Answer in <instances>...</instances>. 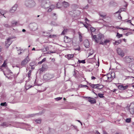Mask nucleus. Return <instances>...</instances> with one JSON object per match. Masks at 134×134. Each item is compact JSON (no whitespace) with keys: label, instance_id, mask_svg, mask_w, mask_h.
I'll return each mask as SVG.
<instances>
[{"label":"nucleus","instance_id":"nucleus-44","mask_svg":"<svg viewBox=\"0 0 134 134\" xmlns=\"http://www.w3.org/2000/svg\"><path fill=\"white\" fill-rule=\"evenodd\" d=\"M54 36H55V35H49L48 36V37H49V38H51L52 37H54Z\"/></svg>","mask_w":134,"mask_h":134},{"label":"nucleus","instance_id":"nucleus-62","mask_svg":"<svg viewBox=\"0 0 134 134\" xmlns=\"http://www.w3.org/2000/svg\"><path fill=\"white\" fill-rule=\"evenodd\" d=\"M53 16H55L56 15V14H55V13H53Z\"/></svg>","mask_w":134,"mask_h":134},{"label":"nucleus","instance_id":"nucleus-14","mask_svg":"<svg viewBox=\"0 0 134 134\" xmlns=\"http://www.w3.org/2000/svg\"><path fill=\"white\" fill-rule=\"evenodd\" d=\"M17 5H15L10 10V12L11 13L14 12L16 9Z\"/></svg>","mask_w":134,"mask_h":134},{"label":"nucleus","instance_id":"nucleus-22","mask_svg":"<svg viewBox=\"0 0 134 134\" xmlns=\"http://www.w3.org/2000/svg\"><path fill=\"white\" fill-rule=\"evenodd\" d=\"M55 8V6L54 5H52L48 10V12H51Z\"/></svg>","mask_w":134,"mask_h":134},{"label":"nucleus","instance_id":"nucleus-60","mask_svg":"<svg viewBox=\"0 0 134 134\" xmlns=\"http://www.w3.org/2000/svg\"><path fill=\"white\" fill-rule=\"evenodd\" d=\"M21 53H22V52H20V53H18V54H19H19H21Z\"/></svg>","mask_w":134,"mask_h":134},{"label":"nucleus","instance_id":"nucleus-21","mask_svg":"<svg viewBox=\"0 0 134 134\" xmlns=\"http://www.w3.org/2000/svg\"><path fill=\"white\" fill-rule=\"evenodd\" d=\"M7 59H6L4 61L3 63L1 66V67H5L7 66Z\"/></svg>","mask_w":134,"mask_h":134},{"label":"nucleus","instance_id":"nucleus-3","mask_svg":"<svg viewBox=\"0 0 134 134\" xmlns=\"http://www.w3.org/2000/svg\"><path fill=\"white\" fill-rule=\"evenodd\" d=\"M30 59L28 55L26 58L23 60L21 63V65L22 66H24L27 64L30 61Z\"/></svg>","mask_w":134,"mask_h":134},{"label":"nucleus","instance_id":"nucleus-23","mask_svg":"<svg viewBox=\"0 0 134 134\" xmlns=\"http://www.w3.org/2000/svg\"><path fill=\"white\" fill-rule=\"evenodd\" d=\"M74 56V55L73 54H69L67 55V58L68 60L71 59Z\"/></svg>","mask_w":134,"mask_h":134},{"label":"nucleus","instance_id":"nucleus-27","mask_svg":"<svg viewBox=\"0 0 134 134\" xmlns=\"http://www.w3.org/2000/svg\"><path fill=\"white\" fill-rule=\"evenodd\" d=\"M68 31L67 29H64L62 33V35H64L66 34Z\"/></svg>","mask_w":134,"mask_h":134},{"label":"nucleus","instance_id":"nucleus-28","mask_svg":"<svg viewBox=\"0 0 134 134\" xmlns=\"http://www.w3.org/2000/svg\"><path fill=\"white\" fill-rule=\"evenodd\" d=\"M116 36L118 38H119L122 36V35L120 34L119 33L117 32Z\"/></svg>","mask_w":134,"mask_h":134},{"label":"nucleus","instance_id":"nucleus-4","mask_svg":"<svg viewBox=\"0 0 134 134\" xmlns=\"http://www.w3.org/2000/svg\"><path fill=\"white\" fill-rule=\"evenodd\" d=\"M49 2L48 0H45L42 3V6L45 8H48L49 6Z\"/></svg>","mask_w":134,"mask_h":134},{"label":"nucleus","instance_id":"nucleus-43","mask_svg":"<svg viewBox=\"0 0 134 134\" xmlns=\"http://www.w3.org/2000/svg\"><path fill=\"white\" fill-rule=\"evenodd\" d=\"M46 60V58H44L41 61H42V62L43 63V62L45 61Z\"/></svg>","mask_w":134,"mask_h":134},{"label":"nucleus","instance_id":"nucleus-49","mask_svg":"<svg viewBox=\"0 0 134 134\" xmlns=\"http://www.w3.org/2000/svg\"><path fill=\"white\" fill-rule=\"evenodd\" d=\"M6 27H9V25L8 24H6L4 25Z\"/></svg>","mask_w":134,"mask_h":134},{"label":"nucleus","instance_id":"nucleus-11","mask_svg":"<svg viewBox=\"0 0 134 134\" xmlns=\"http://www.w3.org/2000/svg\"><path fill=\"white\" fill-rule=\"evenodd\" d=\"M111 78L109 77L108 75H104L103 77V79L104 81H107L108 80L109 81H111L112 79H110Z\"/></svg>","mask_w":134,"mask_h":134},{"label":"nucleus","instance_id":"nucleus-39","mask_svg":"<svg viewBox=\"0 0 134 134\" xmlns=\"http://www.w3.org/2000/svg\"><path fill=\"white\" fill-rule=\"evenodd\" d=\"M6 104V103L5 102L3 103H1V106H5L7 105Z\"/></svg>","mask_w":134,"mask_h":134},{"label":"nucleus","instance_id":"nucleus-34","mask_svg":"<svg viewBox=\"0 0 134 134\" xmlns=\"http://www.w3.org/2000/svg\"><path fill=\"white\" fill-rule=\"evenodd\" d=\"M131 118H127L126 119V121L127 122L129 123L131 122Z\"/></svg>","mask_w":134,"mask_h":134},{"label":"nucleus","instance_id":"nucleus-63","mask_svg":"<svg viewBox=\"0 0 134 134\" xmlns=\"http://www.w3.org/2000/svg\"><path fill=\"white\" fill-rule=\"evenodd\" d=\"M116 28L117 29H119V28H120V27H116Z\"/></svg>","mask_w":134,"mask_h":134},{"label":"nucleus","instance_id":"nucleus-46","mask_svg":"<svg viewBox=\"0 0 134 134\" xmlns=\"http://www.w3.org/2000/svg\"><path fill=\"white\" fill-rule=\"evenodd\" d=\"M91 78L92 79L94 80V79H96V78L93 76H92L91 77Z\"/></svg>","mask_w":134,"mask_h":134},{"label":"nucleus","instance_id":"nucleus-61","mask_svg":"<svg viewBox=\"0 0 134 134\" xmlns=\"http://www.w3.org/2000/svg\"><path fill=\"white\" fill-rule=\"evenodd\" d=\"M32 50H35V48H32Z\"/></svg>","mask_w":134,"mask_h":134},{"label":"nucleus","instance_id":"nucleus-29","mask_svg":"<svg viewBox=\"0 0 134 134\" xmlns=\"http://www.w3.org/2000/svg\"><path fill=\"white\" fill-rule=\"evenodd\" d=\"M0 125L1 126H7V123L5 122H3Z\"/></svg>","mask_w":134,"mask_h":134},{"label":"nucleus","instance_id":"nucleus-42","mask_svg":"<svg viewBox=\"0 0 134 134\" xmlns=\"http://www.w3.org/2000/svg\"><path fill=\"white\" fill-rule=\"evenodd\" d=\"M55 53V52H52L51 51H49L47 53L49 54L50 53Z\"/></svg>","mask_w":134,"mask_h":134},{"label":"nucleus","instance_id":"nucleus-33","mask_svg":"<svg viewBox=\"0 0 134 134\" xmlns=\"http://www.w3.org/2000/svg\"><path fill=\"white\" fill-rule=\"evenodd\" d=\"M90 30L91 32H94L96 31V29L95 28L92 27L90 28Z\"/></svg>","mask_w":134,"mask_h":134},{"label":"nucleus","instance_id":"nucleus-18","mask_svg":"<svg viewBox=\"0 0 134 134\" xmlns=\"http://www.w3.org/2000/svg\"><path fill=\"white\" fill-rule=\"evenodd\" d=\"M11 39L10 38H8L7 40V41L5 42V45L6 46H7L8 47L10 44L11 43L10 42V40Z\"/></svg>","mask_w":134,"mask_h":134},{"label":"nucleus","instance_id":"nucleus-38","mask_svg":"<svg viewBox=\"0 0 134 134\" xmlns=\"http://www.w3.org/2000/svg\"><path fill=\"white\" fill-rule=\"evenodd\" d=\"M60 3H58L56 4V7L57 8H59L60 7Z\"/></svg>","mask_w":134,"mask_h":134},{"label":"nucleus","instance_id":"nucleus-7","mask_svg":"<svg viewBox=\"0 0 134 134\" xmlns=\"http://www.w3.org/2000/svg\"><path fill=\"white\" fill-rule=\"evenodd\" d=\"M53 78L52 75L50 74H46L44 75L43 79L46 80H49Z\"/></svg>","mask_w":134,"mask_h":134},{"label":"nucleus","instance_id":"nucleus-56","mask_svg":"<svg viewBox=\"0 0 134 134\" xmlns=\"http://www.w3.org/2000/svg\"><path fill=\"white\" fill-rule=\"evenodd\" d=\"M93 54V53H90L89 54V56H90V55H92Z\"/></svg>","mask_w":134,"mask_h":134},{"label":"nucleus","instance_id":"nucleus-48","mask_svg":"<svg viewBox=\"0 0 134 134\" xmlns=\"http://www.w3.org/2000/svg\"><path fill=\"white\" fill-rule=\"evenodd\" d=\"M84 26L86 27V28L87 29H88V26L87 25H86V24H84Z\"/></svg>","mask_w":134,"mask_h":134},{"label":"nucleus","instance_id":"nucleus-37","mask_svg":"<svg viewBox=\"0 0 134 134\" xmlns=\"http://www.w3.org/2000/svg\"><path fill=\"white\" fill-rule=\"evenodd\" d=\"M3 59V57L2 56L0 55V63L2 62Z\"/></svg>","mask_w":134,"mask_h":134},{"label":"nucleus","instance_id":"nucleus-1","mask_svg":"<svg viewBox=\"0 0 134 134\" xmlns=\"http://www.w3.org/2000/svg\"><path fill=\"white\" fill-rule=\"evenodd\" d=\"M92 39H94L96 42H99L100 43L101 41H102L103 39L104 38V36L101 34H98L97 37L96 35L93 36V35H92Z\"/></svg>","mask_w":134,"mask_h":134},{"label":"nucleus","instance_id":"nucleus-35","mask_svg":"<svg viewBox=\"0 0 134 134\" xmlns=\"http://www.w3.org/2000/svg\"><path fill=\"white\" fill-rule=\"evenodd\" d=\"M78 62H79V63H82L83 64H85L86 63L85 60H79Z\"/></svg>","mask_w":134,"mask_h":134},{"label":"nucleus","instance_id":"nucleus-20","mask_svg":"<svg viewBox=\"0 0 134 134\" xmlns=\"http://www.w3.org/2000/svg\"><path fill=\"white\" fill-rule=\"evenodd\" d=\"M62 3L63 6L65 8L68 7L69 5V4L68 2L65 1L63 2Z\"/></svg>","mask_w":134,"mask_h":134},{"label":"nucleus","instance_id":"nucleus-26","mask_svg":"<svg viewBox=\"0 0 134 134\" xmlns=\"http://www.w3.org/2000/svg\"><path fill=\"white\" fill-rule=\"evenodd\" d=\"M46 70V68H45L44 67H43V66H42V67L40 68V72H42L43 71H45Z\"/></svg>","mask_w":134,"mask_h":134},{"label":"nucleus","instance_id":"nucleus-24","mask_svg":"<svg viewBox=\"0 0 134 134\" xmlns=\"http://www.w3.org/2000/svg\"><path fill=\"white\" fill-rule=\"evenodd\" d=\"M99 85V84H92L91 85V87L94 88H97L98 87V86Z\"/></svg>","mask_w":134,"mask_h":134},{"label":"nucleus","instance_id":"nucleus-40","mask_svg":"<svg viewBox=\"0 0 134 134\" xmlns=\"http://www.w3.org/2000/svg\"><path fill=\"white\" fill-rule=\"evenodd\" d=\"M62 98V97H58L56 98H55V99H56V100H57L58 101L61 100Z\"/></svg>","mask_w":134,"mask_h":134},{"label":"nucleus","instance_id":"nucleus-52","mask_svg":"<svg viewBox=\"0 0 134 134\" xmlns=\"http://www.w3.org/2000/svg\"><path fill=\"white\" fill-rule=\"evenodd\" d=\"M85 20L86 21H89V20L87 19V18H86L85 19Z\"/></svg>","mask_w":134,"mask_h":134},{"label":"nucleus","instance_id":"nucleus-55","mask_svg":"<svg viewBox=\"0 0 134 134\" xmlns=\"http://www.w3.org/2000/svg\"><path fill=\"white\" fill-rule=\"evenodd\" d=\"M25 31H26V30L25 29H23L22 31L24 32H25Z\"/></svg>","mask_w":134,"mask_h":134},{"label":"nucleus","instance_id":"nucleus-15","mask_svg":"<svg viewBox=\"0 0 134 134\" xmlns=\"http://www.w3.org/2000/svg\"><path fill=\"white\" fill-rule=\"evenodd\" d=\"M64 41L66 43H68L71 40L70 38L68 37L65 36L64 38Z\"/></svg>","mask_w":134,"mask_h":134},{"label":"nucleus","instance_id":"nucleus-32","mask_svg":"<svg viewBox=\"0 0 134 134\" xmlns=\"http://www.w3.org/2000/svg\"><path fill=\"white\" fill-rule=\"evenodd\" d=\"M98 87L97 88V89H101L103 88V85L99 84V85L98 86Z\"/></svg>","mask_w":134,"mask_h":134},{"label":"nucleus","instance_id":"nucleus-31","mask_svg":"<svg viewBox=\"0 0 134 134\" xmlns=\"http://www.w3.org/2000/svg\"><path fill=\"white\" fill-rule=\"evenodd\" d=\"M31 70H30L27 73V75H28V78L29 79H30V76L31 75Z\"/></svg>","mask_w":134,"mask_h":134},{"label":"nucleus","instance_id":"nucleus-12","mask_svg":"<svg viewBox=\"0 0 134 134\" xmlns=\"http://www.w3.org/2000/svg\"><path fill=\"white\" fill-rule=\"evenodd\" d=\"M31 27L32 30L34 31H35L38 29V26L36 24H32L31 25Z\"/></svg>","mask_w":134,"mask_h":134},{"label":"nucleus","instance_id":"nucleus-50","mask_svg":"<svg viewBox=\"0 0 134 134\" xmlns=\"http://www.w3.org/2000/svg\"><path fill=\"white\" fill-rule=\"evenodd\" d=\"M82 87H87L88 86L87 85H83L82 86Z\"/></svg>","mask_w":134,"mask_h":134},{"label":"nucleus","instance_id":"nucleus-30","mask_svg":"<svg viewBox=\"0 0 134 134\" xmlns=\"http://www.w3.org/2000/svg\"><path fill=\"white\" fill-rule=\"evenodd\" d=\"M103 95L104 94H103L98 93V97H100V98H102L104 97Z\"/></svg>","mask_w":134,"mask_h":134},{"label":"nucleus","instance_id":"nucleus-36","mask_svg":"<svg viewBox=\"0 0 134 134\" xmlns=\"http://www.w3.org/2000/svg\"><path fill=\"white\" fill-rule=\"evenodd\" d=\"M35 121L37 123H40L41 122V120L40 119L36 120H35Z\"/></svg>","mask_w":134,"mask_h":134},{"label":"nucleus","instance_id":"nucleus-10","mask_svg":"<svg viewBox=\"0 0 134 134\" xmlns=\"http://www.w3.org/2000/svg\"><path fill=\"white\" fill-rule=\"evenodd\" d=\"M128 87V85L123 86L122 85H120L118 86V88L119 90H125L127 89Z\"/></svg>","mask_w":134,"mask_h":134},{"label":"nucleus","instance_id":"nucleus-58","mask_svg":"<svg viewBox=\"0 0 134 134\" xmlns=\"http://www.w3.org/2000/svg\"><path fill=\"white\" fill-rule=\"evenodd\" d=\"M119 29H122L123 30H124L125 29H123V28H120H120H119Z\"/></svg>","mask_w":134,"mask_h":134},{"label":"nucleus","instance_id":"nucleus-53","mask_svg":"<svg viewBox=\"0 0 134 134\" xmlns=\"http://www.w3.org/2000/svg\"><path fill=\"white\" fill-rule=\"evenodd\" d=\"M127 22L130 23L131 22V20H128L127 21Z\"/></svg>","mask_w":134,"mask_h":134},{"label":"nucleus","instance_id":"nucleus-41","mask_svg":"<svg viewBox=\"0 0 134 134\" xmlns=\"http://www.w3.org/2000/svg\"><path fill=\"white\" fill-rule=\"evenodd\" d=\"M119 43V42L117 41H115V42L114 43L115 44H116V45H118Z\"/></svg>","mask_w":134,"mask_h":134},{"label":"nucleus","instance_id":"nucleus-51","mask_svg":"<svg viewBox=\"0 0 134 134\" xmlns=\"http://www.w3.org/2000/svg\"><path fill=\"white\" fill-rule=\"evenodd\" d=\"M42 63V61H41L39 62H38V64H41Z\"/></svg>","mask_w":134,"mask_h":134},{"label":"nucleus","instance_id":"nucleus-17","mask_svg":"<svg viewBox=\"0 0 134 134\" xmlns=\"http://www.w3.org/2000/svg\"><path fill=\"white\" fill-rule=\"evenodd\" d=\"M99 13L100 16L104 18H105L107 15L106 14L105 12H99Z\"/></svg>","mask_w":134,"mask_h":134},{"label":"nucleus","instance_id":"nucleus-47","mask_svg":"<svg viewBox=\"0 0 134 134\" xmlns=\"http://www.w3.org/2000/svg\"><path fill=\"white\" fill-rule=\"evenodd\" d=\"M0 13L1 14V15H4V13L3 12H2L1 9H0Z\"/></svg>","mask_w":134,"mask_h":134},{"label":"nucleus","instance_id":"nucleus-5","mask_svg":"<svg viewBox=\"0 0 134 134\" xmlns=\"http://www.w3.org/2000/svg\"><path fill=\"white\" fill-rule=\"evenodd\" d=\"M85 98L88 99V101L91 104H94L96 103V100L94 98L90 97H85Z\"/></svg>","mask_w":134,"mask_h":134},{"label":"nucleus","instance_id":"nucleus-54","mask_svg":"<svg viewBox=\"0 0 134 134\" xmlns=\"http://www.w3.org/2000/svg\"><path fill=\"white\" fill-rule=\"evenodd\" d=\"M96 133L97 134H100V133L97 131H96Z\"/></svg>","mask_w":134,"mask_h":134},{"label":"nucleus","instance_id":"nucleus-13","mask_svg":"<svg viewBox=\"0 0 134 134\" xmlns=\"http://www.w3.org/2000/svg\"><path fill=\"white\" fill-rule=\"evenodd\" d=\"M84 44L86 48H88L89 47L90 43L89 41L87 40H85L84 42Z\"/></svg>","mask_w":134,"mask_h":134},{"label":"nucleus","instance_id":"nucleus-6","mask_svg":"<svg viewBox=\"0 0 134 134\" xmlns=\"http://www.w3.org/2000/svg\"><path fill=\"white\" fill-rule=\"evenodd\" d=\"M129 110L131 114L134 113V103H131L129 107Z\"/></svg>","mask_w":134,"mask_h":134},{"label":"nucleus","instance_id":"nucleus-2","mask_svg":"<svg viewBox=\"0 0 134 134\" xmlns=\"http://www.w3.org/2000/svg\"><path fill=\"white\" fill-rule=\"evenodd\" d=\"M25 5L27 7H31L35 5V3L33 1L29 0L25 2Z\"/></svg>","mask_w":134,"mask_h":134},{"label":"nucleus","instance_id":"nucleus-16","mask_svg":"<svg viewBox=\"0 0 134 134\" xmlns=\"http://www.w3.org/2000/svg\"><path fill=\"white\" fill-rule=\"evenodd\" d=\"M108 75L109 77L111 79H112L115 77V74L114 72H112L110 74H109Z\"/></svg>","mask_w":134,"mask_h":134},{"label":"nucleus","instance_id":"nucleus-45","mask_svg":"<svg viewBox=\"0 0 134 134\" xmlns=\"http://www.w3.org/2000/svg\"><path fill=\"white\" fill-rule=\"evenodd\" d=\"M118 17L119 19H121L122 18V17L121 16V15L120 14H119L118 15Z\"/></svg>","mask_w":134,"mask_h":134},{"label":"nucleus","instance_id":"nucleus-64","mask_svg":"<svg viewBox=\"0 0 134 134\" xmlns=\"http://www.w3.org/2000/svg\"><path fill=\"white\" fill-rule=\"evenodd\" d=\"M123 40L125 42L126 41V40H125V39H123Z\"/></svg>","mask_w":134,"mask_h":134},{"label":"nucleus","instance_id":"nucleus-57","mask_svg":"<svg viewBox=\"0 0 134 134\" xmlns=\"http://www.w3.org/2000/svg\"><path fill=\"white\" fill-rule=\"evenodd\" d=\"M77 121L80 122L81 124L82 125V123L81 122V121H80L79 120H77Z\"/></svg>","mask_w":134,"mask_h":134},{"label":"nucleus","instance_id":"nucleus-8","mask_svg":"<svg viewBox=\"0 0 134 134\" xmlns=\"http://www.w3.org/2000/svg\"><path fill=\"white\" fill-rule=\"evenodd\" d=\"M117 51L118 54L120 56L123 57L124 55V53L120 48H118Z\"/></svg>","mask_w":134,"mask_h":134},{"label":"nucleus","instance_id":"nucleus-19","mask_svg":"<svg viewBox=\"0 0 134 134\" xmlns=\"http://www.w3.org/2000/svg\"><path fill=\"white\" fill-rule=\"evenodd\" d=\"M110 41L109 40H106L104 41V42L101 41L100 42V44H102V45H104V44H106L107 43H109Z\"/></svg>","mask_w":134,"mask_h":134},{"label":"nucleus","instance_id":"nucleus-59","mask_svg":"<svg viewBox=\"0 0 134 134\" xmlns=\"http://www.w3.org/2000/svg\"><path fill=\"white\" fill-rule=\"evenodd\" d=\"M103 134H108L107 132H104Z\"/></svg>","mask_w":134,"mask_h":134},{"label":"nucleus","instance_id":"nucleus-25","mask_svg":"<svg viewBox=\"0 0 134 134\" xmlns=\"http://www.w3.org/2000/svg\"><path fill=\"white\" fill-rule=\"evenodd\" d=\"M79 41L80 42H81L82 41V34L81 33L79 32Z\"/></svg>","mask_w":134,"mask_h":134},{"label":"nucleus","instance_id":"nucleus-9","mask_svg":"<svg viewBox=\"0 0 134 134\" xmlns=\"http://www.w3.org/2000/svg\"><path fill=\"white\" fill-rule=\"evenodd\" d=\"M126 61L130 63L133 62L134 60L133 58L130 56H126L125 57Z\"/></svg>","mask_w":134,"mask_h":134}]
</instances>
